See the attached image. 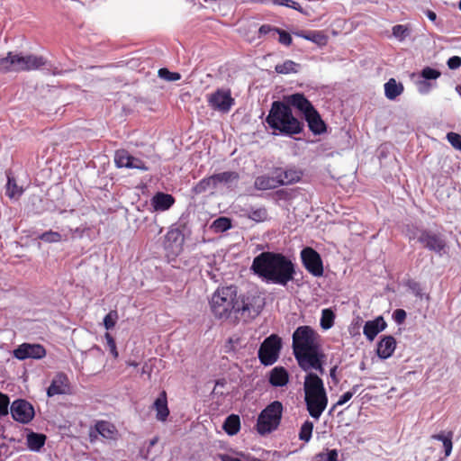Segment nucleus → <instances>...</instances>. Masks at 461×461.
I'll use <instances>...</instances> for the list:
<instances>
[{
  "mask_svg": "<svg viewBox=\"0 0 461 461\" xmlns=\"http://www.w3.org/2000/svg\"><path fill=\"white\" fill-rule=\"evenodd\" d=\"M427 17L432 21V22H435L436 19H437V14L433 12V11H430V10H428L427 11Z\"/></svg>",
  "mask_w": 461,
  "mask_h": 461,
  "instance_id": "58",
  "label": "nucleus"
},
{
  "mask_svg": "<svg viewBox=\"0 0 461 461\" xmlns=\"http://www.w3.org/2000/svg\"><path fill=\"white\" fill-rule=\"evenodd\" d=\"M458 6H459V9L461 10V1L459 2V5Z\"/></svg>",
  "mask_w": 461,
  "mask_h": 461,
  "instance_id": "63",
  "label": "nucleus"
},
{
  "mask_svg": "<svg viewBox=\"0 0 461 461\" xmlns=\"http://www.w3.org/2000/svg\"><path fill=\"white\" fill-rule=\"evenodd\" d=\"M74 237V230L72 229L63 230L62 232L49 230L45 231L39 236V239L47 243H58L60 241H67Z\"/></svg>",
  "mask_w": 461,
  "mask_h": 461,
  "instance_id": "23",
  "label": "nucleus"
},
{
  "mask_svg": "<svg viewBox=\"0 0 461 461\" xmlns=\"http://www.w3.org/2000/svg\"><path fill=\"white\" fill-rule=\"evenodd\" d=\"M210 308L217 319L227 320L237 314L238 290L234 285L218 287L209 301Z\"/></svg>",
  "mask_w": 461,
  "mask_h": 461,
  "instance_id": "5",
  "label": "nucleus"
},
{
  "mask_svg": "<svg viewBox=\"0 0 461 461\" xmlns=\"http://www.w3.org/2000/svg\"><path fill=\"white\" fill-rule=\"evenodd\" d=\"M184 234L178 228H170L165 236L164 247L172 254H178L183 248Z\"/></svg>",
  "mask_w": 461,
  "mask_h": 461,
  "instance_id": "18",
  "label": "nucleus"
},
{
  "mask_svg": "<svg viewBox=\"0 0 461 461\" xmlns=\"http://www.w3.org/2000/svg\"><path fill=\"white\" fill-rule=\"evenodd\" d=\"M153 408L156 410V418L158 420L165 421L167 419L169 410L167 407V393L165 391H162L155 400Z\"/></svg>",
  "mask_w": 461,
  "mask_h": 461,
  "instance_id": "24",
  "label": "nucleus"
},
{
  "mask_svg": "<svg viewBox=\"0 0 461 461\" xmlns=\"http://www.w3.org/2000/svg\"><path fill=\"white\" fill-rule=\"evenodd\" d=\"M304 402L309 415L319 420L328 406V394L322 379L309 372L303 381Z\"/></svg>",
  "mask_w": 461,
  "mask_h": 461,
  "instance_id": "4",
  "label": "nucleus"
},
{
  "mask_svg": "<svg viewBox=\"0 0 461 461\" xmlns=\"http://www.w3.org/2000/svg\"><path fill=\"white\" fill-rule=\"evenodd\" d=\"M127 365L130 366H138V363L135 362V361H127Z\"/></svg>",
  "mask_w": 461,
  "mask_h": 461,
  "instance_id": "60",
  "label": "nucleus"
},
{
  "mask_svg": "<svg viewBox=\"0 0 461 461\" xmlns=\"http://www.w3.org/2000/svg\"><path fill=\"white\" fill-rule=\"evenodd\" d=\"M282 348L281 339L272 334L267 337L258 349V358L265 366L273 365L278 358Z\"/></svg>",
  "mask_w": 461,
  "mask_h": 461,
  "instance_id": "10",
  "label": "nucleus"
},
{
  "mask_svg": "<svg viewBox=\"0 0 461 461\" xmlns=\"http://www.w3.org/2000/svg\"><path fill=\"white\" fill-rule=\"evenodd\" d=\"M286 100L289 104L297 108L304 115L309 129L313 133L321 134L325 131L324 122L311 102L303 94H294L289 95Z\"/></svg>",
  "mask_w": 461,
  "mask_h": 461,
  "instance_id": "7",
  "label": "nucleus"
},
{
  "mask_svg": "<svg viewBox=\"0 0 461 461\" xmlns=\"http://www.w3.org/2000/svg\"><path fill=\"white\" fill-rule=\"evenodd\" d=\"M274 174H276L277 180L280 185H286L297 183L301 180L303 173L295 168H288L285 170L276 169Z\"/></svg>",
  "mask_w": 461,
  "mask_h": 461,
  "instance_id": "22",
  "label": "nucleus"
},
{
  "mask_svg": "<svg viewBox=\"0 0 461 461\" xmlns=\"http://www.w3.org/2000/svg\"><path fill=\"white\" fill-rule=\"evenodd\" d=\"M98 432H96V429H91L89 432V438L91 442H95L98 438Z\"/></svg>",
  "mask_w": 461,
  "mask_h": 461,
  "instance_id": "57",
  "label": "nucleus"
},
{
  "mask_svg": "<svg viewBox=\"0 0 461 461\" xmlns=\"http://www.w3.org/2000/svg\"><path fill=\"white\" fill-rule=\"evenodd\" d=\"M289 381V375L287 371L282 366L273 368L269 375V383L276 387H281L287 384Z\"/></svg>",
  "mask_w": 461,
  "mask_h": 461,
  "instance_id": "26",
  "label": "nucleus"
},
{
  "mask_svg": "<svg viewBox=\"0 0 461 461\" xmlns=\"http://www.w3.org/2000/svg\"><path fill=\"white\" fill-rule=\"evenodd\" d=\"M335 320V313L330 309H323L321 311V327L323 330H329L330 329L334 324Z\"/></svg>",
  "mask_w": 461,
  "mask_h": 461,
  "instance_id": "38",
  "label": "nucleus"
},
{
  "mask_svg": "<svg viewBox=\"0 0 461 461\" xmlns=\"http://www.w3.org/2000/svg\"><path fill=\"white\" fill-rule=\"evenodd\" d=\"M207 102L211 108L222 113H228L234 104L231 92L228 88H220L207 95Z\"/></svg>",
  "mask_w": 461,
  "mask_h": 461,
  "instance_id": "11",
  "label": "nucleus"
},
{
  "mask_svg": "<svg viewBox=\"0 0 461 461\" xmlns=\"http://www.w3.org/2000/svg\"><path fill=\"white\" fill-rule=\"evenodd\" d=\"M418 240L424 248L439 255L444 252L447 247L445 240L440 235L429 230H422Z\"/></svg>",
  "mask_w": 461,
  "mask_h": 461,
  "instance_id": "15",
  "label": "nucleus"
},
{
  "mask_svg": "<svg viewBox=\"0 0 461 461\" xmlns=\"http://www.w3.org/2000/svg\"><path fill=\"white\" fill-rule=\"evenodd\" d=\"M454 433L453 431H441L438 434H434L431 436L432 439L441 441L444 447L445 456H450L453 448V439Z\"/></svg>",
  "mask_w": 461,
  "mask_h": 461,
  "instance_id": "30",
  "label": "nucleus"
},
{
  "mask_svg": "<svg viewBox=\"0 0 461 461\" xmlns=\"http://www.w3.org/2000/svg\"><path fill=\"white\" fill-rule=\"evenodd\" d=\"M298 64L293 60H285L282 64L276 66V71L279 74H288L297 72Z\"/></svg>",
  "mask_w": 461,
  "mask_h": 461,
  "instance_id": "42",
  "label": "nucleus"
},
{
  "mask_svg": "<svg viewBox=\"0 0 461 461\" xmlns=\"http://www.w3.org/2000/svg\"><path fill=\"white\" fill-rule=\"evenodd\" d=\"M27 447L32 451H40L44 446L46 436L44 434L30 432L26 437Z\"/></svg>",
  "mask_w": 461,
  "mask_h": 461,
  "instance_id": "32",
  "label": "nucleus"
},
{
  "mask_svg": "<svg viewBox=\"0 0 461 461\" xmlns=\"http://www.w3.org/2000/svg\"><path fill=\"white\" fill-rule=\"evenodd\" d=\"M396 348V340L391 336H384L377 343L376 353L382 359L390 357Z\"/></svg>",
  "mask_w": 461,
  "mask_h": 461,
  "instance_id": "20",
  "label": "nucleus"
},
{
  "mask_svg": "<svg viewBox=\"0 0 461 461\" xmlns=\"http://www.w3.org/2000/svg\"><path fill=\"white\" fill-rule=\"evenodd\" d=\"M244 215L257 223L264 222L269 219L267 210L264 206L250 207L246 210Z\"/></svg>",
  "mask_w": 461,
  "mask_h": 461,
  "instance_id": "28",
  "label": "nucleus"
},
{
  "mask_svg": "<svg viewBox=\"0 0 461 461\" xmlns=\"http://www.w3.org/2000/svg\"><path fill=\"white\" fill-rule=\"evenodd\" d=\"M13 418L22 423L30 422L34 417L32 405L25 400H16L11 405Z\"/></svg>",
  "mask_w": 461,
  "mask_h": 461,
  "instance_id": "16",
  "label": "nucleus"
},
{
  "mask_svg": "<svg viewBox=\"0 0 461 461\" xmlns=\"http://www.w3.org/2000/svg\"><path fill=\"white\" fill-rule=\"evenodd\" d=\"M220 458H221V461H241L238 457L232 456L228 455V454L221 455Z\"/></svg>",
  "mask_w": 461,
  "mask_h": 461,
  "instance_id": "56",
  "label": "nucleus"
},
{
  "mask_svg": "<svg viewBox=\"0 0 461 461\" xmlns=\"http://www.w3.org/2000/svg\"><path fill=\"white\" fill-rule=\"evenodd\" d=\"M237 314L243 318H255L265 306V298L258 291H249L238 295Z\"/></svg>",
  "mask_w": 461,
  "mask_h": 461,
  "instance_id": "8",
  "label": "nucleus"
},
{
  "mask_svg": "<svg viewBox=\"0 0 461 461\" xmlns=\"http://www.w3.org/2000/svg\"><path fill=\"white\" fill-rule=\"evenodd\" d=\"M45 64L46 59L42 56L10 51L6 57L0 59V73L36 70Z\"/></svg>",
  "mask_w": 461,
  "mask_h": 461,
  "instance_id": "6",
  "label": "nucleus"
},
{
  "mask_svg": "<svg viewBox=\"0 0 461 461\" xmlns=\"http://www.w3.org/2000/svg\"><path fill=\"white\" fill-rule=\"evenodd\" d=\"M256 275L268 283L285 286L294 280V264L280 253L262 252L257 256L251 266Z\"/></svg>",
  "mask_w": 461,
  "mask_h": 461,
  "instance_id": "2",
  "label": "nucleus"
},
{
  "mask_svg": "<svg viewBox=\"0 0 461 461\" xmlns=\"http://www.w3.org/2000/svg\"><path fill=\"white\" fill-rule=\"evenodd\" d=\"M403 92V86L402 83H397L394 78H390L384 84V95L389 100H394L397 96Z\"/></svg>",
  "mask_w": 461,
  "mask_h": 461,
  "instance_id": "31",
  "label": "nucleus"
},
{
  "mask_svg": "<svg viewBox=\"0 0 461 461\" xmlns=\"http://www.w3.org/2000/svg\"><path fill=\"white\" fill-rule=\"evenodd\" d=\"M303 264L306 270L314 276L323 275V265L321 256L312 248H305L301 251Z\"/></svg>",
  "mask_w": 461,
  "mask_h": 461,
  "instance_id": "12",
  "label": "nucleus"
},
{
  "mask_svg": "<svg viewBox=\"0 0 461 461\" xmlns=\"http://www.w3.org/2000/svg\"><path fill=\"white\" fill-rule=\"evenodd\" d=\"M447 64L450 69H457L461 67V58L458 56H453L448 59Z\"/></svg>",
  "mask_w": 461,
  "mask_h": 461,
  "instance_id": "54",
  "label": "nucleus"
},
{
  "mask_svg": "<svg viewBox=\"0 0 461 461\" xmlns=\"http://www.w3.org/2000/svg\"><path fill=\"white\" fill-rule=\"evenodd\" d=\"M46 349L41 344L23 343L13 352L15 358L24 360L27 358L41 359L46 356Z\"/></svg>",
  "mask_w": 461,
  "mask_h": 461,
  "instance_id": "13",
  "label": "nucleus"
},
{
  "mask_svg": "<svg viewBox=\"0 0 461 461\" xmlns=\"http://www.w3.org/2000/svg\"><path fill=\"white\" fill-rule=\"evenodd\" d=\"M217 186L221 184H229L239 179V174L234 171H226L213 175Z\"/></svg>",
  "mask_w": 461,
  "mask_h": 461,
  "instance_id": "37",
  "label": "nucleus"
},
{
  "mask_svg": "<svg viewBox=\"0 0 461 461\" xmlns=\"http://www.w3.org/2000/svg\"><path fill=\"white\" fill-rule=\"evenodd\" d=\"M392 33L399 41H403L411 33V29L407 25L397 24L392 29Z\"/></svg>",
  "mask_w": 461,
  "mask_h": 461,
  "instance_id": "40",
  "label": "nucleus"
},
{
  "mask_svg": "<svg viewBox=\"0 0 461 461\" xmlns=\"http://www.w3.org/2000/svg\"><path fill=\"white\" fill-rule=\"evenodd\" d=\"M276 33L279 35L278 41L281 44L285 46H290L292 44L293 40L288 32L277 28V30H276Z\"/></svg>",
  "mask_w": 461,
  "mask_h": 461,
  "instance_id": "51",
  "label": "nucleus"
},
{
  "mask_svg": "<svg viewBox=\"0 0 461 461\" xmlns=\"http://www.w3.org/2000/svg\"><path fill=\"white\" fill-rule=\"evenodd\" d=\"M276 30H277V28L273 27L269 24H263L262 26H260V28L258 30V33L260 36L267 35L268 33H272L273 35H275Z\"/></svg>",
  "mask_w": 461,
  "mask_h": 461,
  "instance_id": "55",
  "label": "nucleus"
},
{
  "mask_svg": "<svg viewBox=\"0 0 461 461\" xmlns=\"http://www.w3.org/2000/svg\"><path fill=\"white\" fill-rule=\"evenodd\" d=\"M393 319L397 324H402L406 319V312L402 309H397L393 313Z\"/></svg>",
  "mask_w": 461,
  "mask_h": 461,
  "instance_id": "53",
  "label": "nucleus"
},
{
  "mask_svg": "<svg viewBox=\"0 0 461 461\" xmlns=\"http://www.w3.org/2000/svg\"><path fill=\"white\" fill-rule=\"evenodd\" d=\"M335 373H336V367L331 368V370H330V376H331L332 378H334V377H335Z\"/></svg>",
  "mask_w": 461,
  "mask_h": 461,
  "instance_id": "61",
  "label": "nucleus"
},
{
  "mask_svg": "<svg viewBox=\"0 0 461 461\" xmlns=\"http://www.w3.org/2000/svg\"><path fill=\"white\" fill-rule=\"evenodd\" d=\"M96 432L105 439L116 440L118 430L115 426L108 421L100 420L95 423Z\"/></svg>",
  "mask_w": 461,
  "mask_h": 461,
  "instance_id": "25",
  "label": "nucleus"
},
{
  "mask_svg": "<svg viewBox=\"0 0 461 461\" xmlns=\"http://www.w3.org/2000/svg\"><path fill=\"white\" fill-rule=\"evenodd\" d=\"M231 228V221L227 217H220L214 220L211 225V229L214 232H223Z\"/></svg>",
  "mask_w": 461,
  "mask_h": 461,
  "instance_id": "39",
  "label": "nucleus"
},
{
  "mask_svg": "<svg viewBox=\"0 0 461 461\" xmlns=\"http://www.w3.org/2000/svg\"><path fill=\"white\" fill-rule=\"evenodd\" d=\"M222 429L230 436L236 435L240 429V417L235 414L228 416L223 423Z\"/></svg>",
  "mask_w": 461,
  "mask_h": 461,
  "instance_id": "33",
  "label": "nucleus"
},
{
  "mask_svg": "<svg viewBox=\"0 0 461 461\" xmlns=\"http://www.w3.org/2000/svg\"><path fill=\"white\" fill-rule=\"evenodd\" d=\"M273 3L276 5L286 6V7L293 8L296 11L303 13V8H302L301 5L295 1H293V0H273Z\"/></svg>",
  "mask_w": 461,
  "mask_h": 461,
  "instance_id": "47",
  "label": "nucleus"
},
{
  "mask_svg": "<svg viewBox=\"0 0 461 461\" xmlns=\"http://www.w3.org/2000/svg\"><path fill=\"white\" fill-rule=\"evenodd\" d=\"M296 36L312 41L318 45H325L327 42V37L319 31H311L308 32H300L295 33Z\"/></svg>",
  "mask_w": 461,
  "mask_h": 461,
  "instance_id": "34",
  "label": "nucleus"
},
{
  "mask_svg": "<svg viewBox=\"0 0 461 461\" xmlns=\"http://www.w3.org/2000/svg\"><path fill=\"white\" fill-rule=\"evenodd\" d=\"M293 351L299 366L305 372L312 369L321 375L323 353L321 349L320 335L310 326H300L293 334Z\"/></svg>",
  "mask_w": 461,
  "mask_h": 461,
  "instance_id": "1",
  "label": "nucleus"
},
{
  "mask_svg": "<svg viewBox=\"0 0 461 461\" xmlns=\"http://www.w3.org/2000/svg\"><path fill=\"white\" fill-rule=\"evenodd\" d=\"M175 203V198L169 194L157 193L150 200V204L156 212H165Z\"/></svg>",
  "mask_w": 461,
  "mask_h": 461,
  "instance_id": "21",
  "label": "nucleus"
},
{
  "mask_svg": "<svg viewBox=\"0 0 461 461\" xmlns=\"http://www.w3.org/2000/svg\"><path fill=\"white\" fill-rule=\"evenodd\" d=\"M420 76L426 81L437 80L441 76V72L430 67H425L421 70Z\"/></svg>",
  "mask_w": 461,
  "mask_h": 461,
  "instance_id": "44",
  "label": "nucleus"
},
{
  "mask_svg": "<svg viewBox=\"0 0 461 461\" xmlns=\"http://www.w3.org/2000/svg\"><path fill=\"white\" fill-rule=\"evenodd\" d=\"M119 315L117 311L113 310L110 311L104 318V328L109 330L114 328L117 321H118Z\"/></svg>",
  "mask_w": 461,
  "mask_h": 461,
  "instance_id": "43",
  "label": "nucleus"
},
{
  "mask_svg": "<svg viewBox=\"0 0 461 461\" xmlns=\"http://www.w3.org/2000/svg\"><path fill=\"white\" fill-rule=\"evenodd\" d=\"M313 430V423L310 420H305L301 426L299 432V438L303 441L308 442L312 438Z\"/></svg>",
  "mask_w": 461,
  "mask_h": 461,
  "instance_id": "41",
  "label": "nucleus"
},
{
  "mask_svg": "<svg viewBox=\"0 0 461 461\" xmlns=\"http://www.w3.org/2000/svg\"><path fill=\"white\" fill-rule=\"evenodd\" d=\"M104 338L106 339L107 347L110 350V353L113 356L114 358H117L119 353L117 351L116 343L112 335L108 332L104 334Z\"/></svg>",
  "mask_w": 461,
  "mask_h": 461,
  "instance_id": "49",
  "label": "nucleus"
},
{
  "mask_svg": "<svg viewBox=\"0 0 461 461\" xmlns=\"http://www.w3.org/2000/svg\"><path fill=\"white\" fill-rule=\"evenodd\" d=\"M290 105L279 101L272 104L266 121L274 134L293 136L303 131V124L293 114Z\"/></svg>",
  "mask_w": 461,
  "mask_h": 461,
  "instance_id": "3",
  "label": "nucleus"
},
{
  "mask_svg": "<svg viewBox=\"0 0 461 461\" xmlns=\"http://www.w3.org/2000/svg\"><path fill=\"white\" fill-rule=\"evenodd\" d=\"M448 142L457 150L461 151V135L456 132H448L447 134Z\"/></svg>",
  "mask_w": 461,
  "mask_h": 461,
  "instance_id": "48",
  "label": "nucleus"
},
{
  "mask_svg": "<svg viewBox=\"0 0 461 461\" xmlns=\"http://www.w3.org/2000/svg\"><path fill=\"white\" fill-rule=\"evenodd\" d=\"M114 162L117 167H126L142 171L149 170V167L142 159L131 156L125 149H119L115 152Z\"/></svg>",
  "mask_w": 461,
  "mask_h": 461,
  "instance_id": "14",
  "label": "nucleus"
},
{
  "mask_svg": "<svg viewBox=\"0 0 461 461\" xmlns=\"http://www.w3.org/2000/svg\"><path fill=\"white\" fill-rule=\"evenodd\" d=\"M454 433L453 431H441L438 434H434L431 436L432 439L441 441L444 447L445 456H450L453 448V439Z\"/></svg>",
  "mask_w": 461,
  "mask_h": 461,
  "instance_id": "29",
  "label": "nucleus"
},
{
  "mask_svg": "<svg viewBox=\"0 0 461 461\" xmlns=\"http://www.w3.org/2000/svg\"><path fill=\"white\" fill-rule=\"evenodd\" d=\"M158 77L166 81H177L181 78V75L177 72H171L167 68H160Z\"/></svg>",
  "mask_w": 461,
  "mask_h": 461,
  "instance_id": "46",
  "label": "nucleus"
},
{
  "mask_svg": "<svg viewBox=\"0 0 461 461\" xmlns=\"http://www.w3.org/2000/svg\"><path fill=\"white\" fill-rule=\"evenodd\" d=\"M217 184L214 179L213 175L208 177H204L202 180H200L194 186V192L195 194H202L209 190H214L216 189Z\"/></svg>",
  "mask_w": 461,
  "mask_h": 461,
  "instance_id": "35",
  "label": "nucleus"
},
{
  "mask_svg": "<svg viewBox=\"0 0 461 461\" xmlns=\"http://www.w3.org/2000/svg\"><path fill=\"white\" fill-rule=\"evenodd\" d=\"M275 176H258L254 182V185L258 190H269L275 189L280 185V182L277 180L276 174Z\"/></svg>",
  "mask_w": 461,
  "mask_h": 461,
  "instance_id": "27",
  "label": "nucleus"
},
{
  "mask_svg": "<svg viewBox=\"0 0 461 461\" xmlns=\"http://www.w3.org/2000/svg\"><path fill=\"white\" fill-rule=\"evenodd\" d=\"M359 388V385H354L352 387V390L351 391H348V392H346L345 393H343L339 401L333 405V407L331 408V411H334L336 407L338 406H341L343 404H345L347 402H348L354 395L355 393H357V391L358 390Z\"/></svg>",
  "mask_w": 461,
  "mask_h": 461,
  "instance_id": "45",
  "label": "nucleus"
},
{
  "mask_svg": "<svg viewBox=\"0 0 461 461\" xmlns=\"http://www.w3.org/2000/svg\"><path fill=\"white\" fill-rule=\"evenodd\" d=\"M456 91L457 92H461V86H456Z\"/></svg>",
  "mask_w": 461,
  "mask_h": 461,
  "instance_id": "62",
  "label": "nucleus"
},
{
  "mask_svg": "<svg viewBox=\"0 0 461 461\" xmlns=\"http://www.w3.org/2000/svg\"><path fill=\"white\" fill-rule=\"evenodd\" d=\"M387 324L382 316L375 318L373 321H368L365 323L363 333L366 339L373 341L377 334L385 330Z\"/></svg>",
  "mask_w": 461,
  "mask_h": 461,
  "instance_id": "19",
  "label": "nucleus"
},
{
  "mask_svg": "<svg viewBox=\"0 0 461 461\" xmlns=\"http://www.w3.org/2000/svg\"><path fill=\"white\" fill-rule=\"evenodd\" d=\"M282 412L283 405L280 402L275 401L267 405L258 418V432L261 435H265L275 430L280 424Z\"/></svg>",
  "mask_w": 461,
  "mask_h": 461,
  "instance_id": "9",
  "label": "nucleus"
},
{
  "mask_svg": "<svg viewBox=\"0 0 461 461\" xmlns=\"http://www.w3.org/2000/svg\"><path fill=\"white\" fill-rule=\"evenodd\" d=\"M158 441V437H154L150 441H149V447H153L155 446Z\"/></svg>",
  "mask_w": 461,
  "mask_h": 461,
  "instance_id": "59",
  "label": "nucleus"
},
{
  "mask_svg": "<svg viewBox=\"0 0 461 461\" xmlns=\"http://www.w3.org/2000/svg\"><path fill=\"white\" fill-rule=\"evenodd\" d=\"M9 404L10 399L8 395L0 392V416H5L8 414Z\"/></svg>",
  "mask_w": 461,
  "mask_h": 461,
  "instance_id": "50",
  "label": "nucleus"
},
{
  "mask_svg": "<svg viewBox=\"0 0 461 461\" xmlns=\"http://www.w3.org/2000/svg\"><path fill=\"white\" fill-rule=\"evenodd\" d=\"M23 190L22 187L18 186L14 177L11 176H7V184H6V195L11 199L19 198Z\"/></svg>",
  "mask_w": 461,
  "mask_h": 461,
  "instance_id": "36",
  "label": "nucleus"
},
{
  "mask_svg": "<svg viewBox=\"0 0 461 461\" xmlns=\"http://www.w3.org/2000/svg\"><path fill=\"white\" fill-rule=\"evenodd\" d=\"M417 86L420 94L426 95L429 94L430 89L435 86V84L422 79L417 83Z\"/></svg>",
  "mask_w": 461,
  "mask_h": 461,
  "instance_id": "52",
  "label": "nucleus"
},
{
  "mask_svg": "<svg viewBox=\"0 0 461 461\" xmlns=\"http://www.w3.org/2000/svg\"><path fill=\"white\" fill-rule=\"evenodd\" d=\"M70 393V383L68 375L62 372L57 373L47 389V395L53 397L55 395L68 394Z\"/></svg>",
  "mask_w": 461,
  "mask_h": 461,
  "instance_id": "17",
  "label": "nucleus"
}]
</instances>
